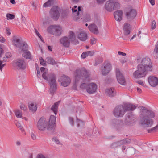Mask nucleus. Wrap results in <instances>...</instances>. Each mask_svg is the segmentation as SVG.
<instances>
[{"label": "nucleus", "mask_w": 158, "mask_h": 158, "mask_svg": "<svg viewBox=\"0 0 158 158\" xmlns=\"http://www.w3.org/2000/svg\"><path fill=\"white\" fill-rule=\"evenodd\" d=\"M20 109L24 110L26 111L27 110V107L25 105L23 104H21L20 106Z\"/></svg>", "instance_id": "39"}, {"label": "nucleus", "mask_w": 158, "mask_h": 158, "mask_svg": "<svg viewBox=\"0 0 158 158\" xmlns=\"http://www.w3.org/2000/svg\"><path fill=\"white\" fill-rule=\"evenodd\" d=\"M88 28L92 33L95 34H97L98 33L97 27L95 24H93L89 25Z\"/></svg>", "instance_id": "25"}, {"label": "nucleus", "mask_w": 158, "mask_h": 158, "mask_svg": "<svg viewBox=\"0 0 158 158\" xmlns=\"http://www.w3.org/2000/svg\"><path fill=\"white\" fill-rule=\"evenodd\" d=\"M7 19H13L15 18V15L11 14L8 13L6 16Z\"/></svg>", "instance_id": "36"}, {"label": "nucleus", "mask_w": 158, "mask_h": 158, "mask_svg": "<svg viewBox=\"0 0 158 158\" xmlns=\"http://www.w3.org/2000/svg\"><path fill=\"white\" fill-rule=\"evenodd\" d=\"M156 27V24L155 20L152 21L151 28L152 29H154Z\"/></svg>", "instance_id": "42"}, {"label": "nucleus", "mask_w": 158, "mask_h": 158, "mask_svg": "<svg viewBox=\"0 0 158 158\" xmlns=\"http://www.w3.org/2000/svg\"><path fill=\"white\" fill-rule=\"evenodd\" d=\"M118 54L119 55H121L123 56H124L126 55V54L125 53L120 51H118Z\"/></svg>", "instance_id": "52"}, {"label": "nucleus", "mask_w": 158, "mask_h": 158, "mask_svg": "<svg viewBox=\"0 0 158 158\" xmlns=\"http://www.w3.org/2000/svg\"><path fill=\"white\" fill-rule=\"evenodd\" d=\"M16 124L17 127L19 128L21 131L23 132L24 131V129L20 123L19 122H17Z\"/></svg>", "instance_id": "38"}, {"label": "nucleus", "mask_w": 158, "mask_h": 158, "mask_svg": "<svg viewBox=\"0 0 158 158\" xmlns=\"http://www.w3.org/2000/svg\"><path fill=\"white\" fill-rule=\"evenodd\" d=\"M6 33L8 35H10L11 34V33L10 31V30L8 28H6Z\"/></svg>", "instance_id": "60"}, {"label": "nucleus", "mask_w": 158, "mask_h": 158, "mask_svg": "<svg viewBox=\"0 0 158 158\" xmlns=\"http://www.w3.org/2000/svg\"><path fill=\"white\" fill-rule=\"evenodd\" d=\"M94 54V52L93 51H87L83 52L81 56L82 58L84 59L88 56H93Z\"/></svg>", "instance_id": "28"}, {"label": "nucleus", "mask_w": 158, "mask_h": 158, "mask_svg": "<svg viewBox=\"0 0 158 158\" xmlns=\"http://www.w3.org/2000/svg\"><path fill=\"white\" fill-rule=\"evenodd\" d=\"M137 82L139 84V85H144V84H143V82H142V81L140 80V81H138Z\"/></svg>", "instance_id": "57"}, {"label": "nucleus", "mask_w": 158, "mask_h": 158, "mask_svg": "<svg viewBox=\"0 0 158 158\" xmlns=\"http://www.w3.org/2000/svg\"><path fill=\"white\" fill-rule=\"evenodd\" d=\"M16 117L19 118H22V113L21 111L19 110H17L15 112Z\"/></svg>", "instance_id": "35"}, {"label": "nucleus", "mask_w": 158, "mask_h": 158, "mask_svg": "<svg viewBox=\"0 0 158 158\" xmlns=\"http://www.w3.org/2000/svg\"><path fill=\"white\" fill-rule=\"evenodd\" d=\"M12 43L13 45L16 48H19L21 50L23 48V43L27 44L25 42H23L21 38L16 36H14L12 38Z\"/></svg>", "instance_id": "8"}, {"label": "nucleus", "mask_w": 158, "mask_h": 158, "mask_svg": "<svg viewBox=\"0 0 158 158\" xmlns=\"http://www.w3.org/2000/svg\"><path fill=\"white\" fill-rule=\"evenodd\" d=\"M77 122H78V124H77L78 127H80V125L81 123H82V124H84V123L83 122H82L81 121H80V120H78L77 121Z\"/></svg>", "instance_id": "58"}, {"label": "nucleus", "mask_w": 158, "mask_h": 158, "mask_svg": "<svg viewBox=\"0 0 158 158\" xmlns=\"http://www.w3.org/2000/svg\"><path fill=\"white\" fill-rule=\"evenodd\" d=\"M75 82H78L81 79L85 83L81 84L80 86L81 88L82 89H86L88 85L86 83L89 82L91 80L90 78V73L85 68L77 69L74 73Z\"/></svg>", "instance_id": "4"}, {"label": "nucleus", "mask_w": 158, "mask_h": 158, "mask_svg": "<svg viewBox=\"0 0 158 158\" xmlns=\"http://www.w3.org/2000/svg\"><path fill=\"white\" fill-rule=\"evenodd\" d=\"M5 64H2V61L0 60V70L2 71V69L4 67Z\"/></svg>", "instance_id": "49"}, {"label": "nucleus", "mask_w": 158, "mask_h": 158, "mask_svg": "<svg viewBox=\"0 0 158 158\" xmlns=\"http://www.w3.org/2000/svg\"><path fill=\"white\" fill-rule=\"evenodd\" d=\"M120 7V4L118 2H115L114 1V10L118 9Z\"/></svg>", "instance_id": "37"}, {"label": "nucleus", "mask_w": 158, "mask_h": 158, "mask_svg": "<svg viewBox=\"0 0 158 158\" xmlns=\"http://www.w3.org/2000/svg\"><path fill=\"white\" fill-rule=\"evenodd\" d=\"M40 70L41 72L43 73L42 75L43 78L47 81L50 85V90L51 93H54L57 87L55 75L52 73L48 74L47 69L44 67H41Z\"/></svg>", "instance_id": "5"}, {"label": "nucleus", "mask_w": 158, "mask_h": 158, "mask_svg": "<svg viewBox=\"0 0 158 158\" xmlns=\"http://www.w3.org/2000/svg\"><path fill=\"white\" fill-rule=\"evenodd\" d=\"M69 121L70 124L73 126L74 125L73 119L72 117H69Z\"/></svg>", "instance_id": "44"}, {"label": "nucleus", "mask_w": 158, "mask_h": 158, "mask_svg": "<svg viewBox=\"0 0 158 158\" xmlns=\"http://www.w3.org/2000/svg\"><path fill=\"white\" fill-rule=\"evenodd\" d=\"M31 137L33 140H35L36 139V136L33 133L31 134Z\"/></svg>", "instance_id": "54"}, {"label": "nucleus", "mask_w": 158, "mask_h": 158, "mask_svg": "<svg viewBox=\"0 0 158 158\" xmlns=\"http://www.w3.org/2000/svg\"><path fill=\"white\" fill-rule=\"evenodd\" d=\"M28 106L31 112H35L37 110V105L35 103L31 102L28 103Z\"/></svg>", "instance_id": "26"}, {"label": "nucleus", "mask_w": 158, "mask_h": 158, "mask_svg": "<svg viewBox=\"0 0 158 158\" xmlns=\"http://www.w3.org/2000/svg\"><path fill=\"white\" fill-rule=\"evenodd\" d=\"M158 131V124L155 127L147 130L148 133L154 132Z\"/></svg>", "instance_id": "33"}, {"label": "nucleus", "mask_w": 158, "mask_h": 158, "mask_svg": "<svg viewBox=\"0 0 158 158\" xmlns=\"http://www.w3.org/2000/svg\"><path fill=\"white\" fill-rule=\"evenodd\" d=\"M6 41L5 39L2 37L0 35V42L2 43H4Z\"/></svg>", "instance_id": "51"}, {"label": "nucleus", "mask_w": 158, "mask_h": 158, "mask_svg": "<svg viewBox=\"0 0 158 158\" xmlns=\"http://www.w3.org/2000/svg\"><path fill=\"white\" fill-rule=\"evenodd\" d=\"M97 88V86L96 84L91 83L87 85L86 91L89 93L93 94L96 92Z\"/></svg>", "instance_id": "15"}, {"label": "nucleus", "mask_w": 158, "mask_h": 158, "mask_svg": "<svg viewBox=\"0 0 158 158\" xmlns=\"http://www.w3.org/2000/svg\"><path fill=\"white\" fill-rule=\"evenodd\" d=\"M21 20L22 21L23 23H25V17L23 16H22Z\"/></svg>", "instance_id": "62"}, {"label": "nucleus", "mask_w": 158, "mask_h": 158, "mask_svg": "<svg viewBox=\"0 0 158 158\" xmlns=\"http://www.w3.org/2000/svg\"><path fill=\"white\" fill-rule=\"evenodd\" d=\"M153 55L155 58H158V41L155 45Z\"/></svg>", "instance_id": "30"}, {"label": "nucleus", "mask_w": 158, "mask_h": 158, "mask_svg": "<svg viewBox=\"0 0 158 158\" xmlns=\"http://www.w3.org/2000/svg\"><path fill=\"white\" fill-rule=\"evenodd\" d=\"M2 53H3V49L2 47L0 46V57H1Z\"/></svg>", "instance_id": "55"}, {"label": "nucleus", "mask_w": 158, "mask_h": 158, "mask_svg": "<svg viewBox=\"0 0 158 158\" xmlns=\"http://www.w3.org/2000/svg\"><path fill=\"white\" fill-rule=\"evenodd\" d=\"M136 11L135 10L132 9L126 13V15L128 19L134 18L136 15Z\"/></svg>", "instance_id": "23"}, {"label": "nucleus", "mask_w": 158, "mask_h": 158, "mask_svg": "<svg viewBox=\"0 0 158 158\" xmlns=\"http://www.w3.org/2000/svg\"><path fill=\"white\" fill-rule=\"evenodd\" d=\"M78 9V11L76 13L73 14V19L75 20H78L80 18V13H81V8L80 6H78L77 8Z\"/></svg>", "instance_id": "27"}, {"label": "nucleus", "mask_w": 158, "mask_h": 158, "mask_svg": "<svg viewBox=\"0 0 158 158\" xmlns=\"http://www.w3.org/2000/svg\"><path fill=\"white\" fill-rule=\"evenodd\" d=\"M50 14L52 18L54 20H57L59 17L58 7L57 6H53L51 9Z\"/></svg>", "instance_id": "13"}, {"label": "nucleus", "mask_w": 158, "mask_h": 158, "mask_svg": "<svg viewBox=\"0 0 158 158\" xmlns=\"http://www.w3.org/2000/svg\"><path fill=\"white\" fill-rule=\"evenodd\" d=\"M125 110V113L126 111H133L137 107V106L131 103H124L122 105Z\"/></svg>", "instance_id": "16"}, {"label": "nucleus", "mask_w": 158, "mask_h": 158, "mask_svg": "<svg viewBox=\"0 0 158 158\" xmlns=\"http://www.w3.org/2000/svg\"><path fill=\"white\" fill-rule=\"evenodd\" d=\"M59 103V102L55 103L51 108V110L54 113L55 115H56L57 113L58 106Z\"/></svg>", "instance_id": "29"}, {"label": "nucleus", "mask_w": 158, "mask_h": 158, "mask_svg": "<svg viewBox=\"0 0 158 158\" xmlns=\"http://www.w3.org/2000/svg\"><path fill=\"white\" fill-rule=\"evenodd\" d=\"M32 5L34 8V9L35 10L37 7V2H33Z\"/></svg>", "instance_id": "50"}, {"label": "nucleus", "mask_w": 158, "mask_h": 158, "mask_svg": "<svg viewBox=\"0 0 158 158\" xmlns=\"http://www.w3.org/2000/svg\"><path fill=\"white\" fill-rule=\"evenodd\" d=\"M56 122V118L53 115L50 116L48 122L45 118L42 117L37 122V128L41 131H44L47 128L48 130L53 131L55 128Z\"/></svg>", "instance_id": "3"}, {"label": "nucleus", "mask_w": 158, "mask_h": 158, "mask_svg": "<svg viewBox=\"0 0 158 158\" xmlns=\"http://www.w3.org/2000/svg\"><path fill=\"white\" fill-rule=\"evenodd\" d=\"M77 6H74V7L72 9V11L73 12V14L75 13H76V12L77 11Z\"/></svg>", "instance_id": "48"}, {"label": "nucleus", "mask_w": 158, "mask_h": 158, "mask_svg": "<svg viewBox=\"0 0 158 158\" xmlns=\"http://www.w3.org/2000/svg\"><path fill=\"white\" fill-rule=\"evenodd\" d=\"M69 37L70 40L72 41H73L75 40V36L74 33L72 31L69 32Z\"/></svg>", "instance_id": "34"}, {"label": "nucleus", "mask_w": 158, "mask_h": 158, "mask_svg": "<svg viewBox=\"0 0 158 158\" xmlns=\"http://www.w3.org/2000/svg\"><path fill=\"white\" fill-rule=\"evenodd\" d=\"M16 144L17 146H19L21 144V142L20 141H17L16 142Z\"/></svg>", "instance_id": "63"}, {"label": "nucleus", "mask_w": 158, "mask_h": 158, "mask_svg": "<svg viewBox=\"0 0 158 158\" xmlns=\"http://www.w3.org/2000/svg\"><path fill=\"white\" fill-rule=\"evenodd\" d=\"M113 114L114 116L117 117H123L125 114V110H123V106L119 105L117 106L114 109Z\"/></svg>", "instance_id": "10"}, {"label": "nucleus", "mask_w": 158, "mask_h": 158, "mask_svg": "<svg viewBox=\"0 0 158 158\" xmlns=\"http://www.w3.org/2000/svg\"><path fill=\"white\" fill-rule=\"evenodd\" d=\"M137 70L133 73L135 78L145 77L149 72L152 71L153 66L151 61L148 57L140 58L138 60Z\"/></svg>", "instance_id": "1"}, {"label": "nucleus", "mask_w": 158, "mask_h": 158, "mask_svg": "<svg viewBox=\"0 0 158 158\" xmlns=\"http://www.w3.org/2000/svg\"><path fill=\"white\" fill-rule=\"evenodd\" d=\"M137 90L138 92L139 93H140L142 92V90L140 88L137 87Z\"/></svg>", "instance_id": "64"}, {"label": "nucleus", "mask_w": 158, "mask_h": 158, "mask_svg": "<svg viewBox=\"0 0 158 158\" xmlns=\"http://www.w3.org/2000/svg\"><path fill=\"white\" fill-rule=\"evenodd\" d=\"M60 44L64 47H68L70 44V40L66 36L61 38L60 40Z\"/></svg>", "instance_id": "20"}, {"label": "nucleus", "mask_w": 158, "mask_h": 158, "mask_svg": "<svg viewBox=\"0 0 158 158\" xmlns=\"http://www.w3.org/2000/svg\"><path fill=\"white\" fill-rule=\"evenodd\" d=\"M150 4L152 5L153 6L155 5V0H149Z\"/></svg>", "instance_id": "56"}, {"label": "nucleus", "mask_w": 158, "mask_h": 158, "mask_svg": "<svg viewBox=\"0 0 158 158\" xmlns=\"http://www.w3.org/2000/svg\"><path fill=\"white\" fill-rule=\"evenodd\" d=\"M124 34L126 35L129 34L131 30V27L130 24L125 23L123 26Z\"/></svg>", "instance_id": "21"}, {"label": "nucleus", "mask_w": 158, "mask_h": 158, "mask_svg": "<svg viewBox=\"0 0 158 158\" xmlns=\"http://www.w3.org/2000/svg\"><path fill=\"white\" fill-rule=\"evenodd\" d=\"M36 158H49L41 154H40L37 155Z\"/></svg>", "instance_id": "41"}, {"label": "nucleus", "mask_w": 158, "mask_h": 158, "mask_svg": "<svg viewBox=\"0 0 158 158\" xmlns=\"http://www.w3.org/2000/svg\"><path fill=\"white\" fill-rule=\"evenodd\" d=\"M35 33L36 34V35H37V36L39 37V38L42 41V37H41V35L39 33L37 29L35 28Z\"/></svg>", "instance_id": "43"}, {"label": "nucleus", "mask_w": 158, "mask_h": 158, "mask_svg": "<svg viewBox=\"0 0 158 158\" xmlns=\"http://www.w3.org/2000/svg\"><path fill=\"white\" fill-rule=\"evenodd\" d=\"M58 81L61 85L64 87H67L70 84L71 80L68 76L63 75L60 77Z\"/></svg>", "instance_id": "11"}, {"label": "nucleus", "mask_w": 158, "mask_h": 158, "mask_svg": "<svg viewBox=\"0 0 158 158\" xmlns=\"http://www.w3.org/2000/svg\"><path fill=\"white\" fill-rule=\"evenodd\" d=\"M148 81L151 87H155L158 85V78L154 76L151 75L149 76Z\"/></svg>", "instance_id": "14"}, {"label": "nucleus", "mask_w": 158, "mask_h": 158, "mask_svg": "<svg viewBox=\"0 0 158 158\" xmlns=\"http://www.w3.org/2000/svg\"><path fill=\"white\" fill-rule=\"evenodd\" d=\"M12 64L13 68L17 70H23L26 67V62L23 59H18L14 60Z\"/></svg>", "instance_id": "6"}, {"label": "nucleus", "mask_w": 158, "mask_h": 158, "mask_svg": "<svg viewBox=\"0 0 158 158\" xmlns=\"http://www.w3.org/2000/svg\"><path fill=\"white\" fill-rule=\"evenodd\" d=\"M106 94L110 97L114 96L116 94L115 90L113 88H109L105 90Z\"/></svg>", "instance_id": "24"}, {"label": "nucleus", "mask_w": 158, "mask_h": 158, "mask_svg": "<svg viewBox=\"0 0 158 158\" xmlns=\"http://www.w3.org/2000/svg\"><path fill=\"white\" fill-rule=\"evenodd\" d=\"M23 48L21 50L22 52V56L25 59L31 60L32 59V56L30 52L28 50V46L27 44L23 43Z\"/></svg>", "instance_id": "9"}, {"label": "nucleus", "mask_w": 158, "mask_h": 158, "mask_svg": "<svg viewBox=\"0 0 158 158\" xmlns=\"http://www.w3.org/2000/svg\"><path fill=\"white\" fill-rule=\"evenodd\" d=\"M96 41L97 40L95 38H92L91 39V44H94L96 43Z\"/></svg>", "instance_id": "46"}, {"label": "nucleus", "mask_w": 158, "mask_h": 158, "mask_svg": "<svg viewBox=\"0 0 158 158\" xmlns=\"http://www.w3.org/2000/svg\"><path fill=\"white\" fill-rule=\"evenodd\" d=\"M48 32L55 35H60L62 32V28L59 25H52L47 28Z\"/></svg>", "instance_id": "7"}, {"label": "nucleus", "mask_w": 158, "mask_h": 158, "mask_svg": "<svg viewBox=\"0 0 158 158\" xmlns=\"http://www.w3.org/2000/svg\"><path fill=\"white\" fill-rule=\"evenodd\" d=\"M97 2L99 3H103L106 0H97Z\"/></svg>", "instance_id": "59"}, {"label": "nucleus", "mask_w": 158, "mask_h": 158, "mask_svg": "<svg viewBox=\"0 0 158 158\" xmlns=\"http://www.w3.org/2000/svg\"><path fill=\"white\" fill-rule=\"evenodd\" d=\"M127 118L128 119L131 120V121H134V116L132 114H131L130 115H128L127 116Z\"/></svg>", "instance_id": "45"}, {"label": "nucleus", "mask_w": 158, "mask_h": 158, "mask_svg": "<svg viewBox=\"0 0 158 158\" xmlns=\"http://www.w3.org/2000/svg\"><path fill=\"white\" fill-rule=\"evenodd\" d=\"M5 56L7 58H9L11 57V54L10 52H7L6 53Z\"/></svg>", "instance_id": "53"}, {"label": "nucleus", "mask_w": 158, "mask_h": 158, "mask_svg": "<svg viewBox=\"0 0 158 158\" xmlns=\"http://www.w3.org/2000/svg\"><path fill=\"white\" fill-rule=\"evenodd\" d=\"M111 69V66L109 63L106 64L104 67L102 69L101 72L102 75L105 76L107 74Z\"/></svg>", "instance_id": "18"}, {"label": "nucleus", "mask_w": 158, "mask_h": 158, "mask_svg": "<svg viewBox=\"0 0 158 158\" xmlns=\"http://www.w3.org/2000/svg\"><path fill=\"white\" fill-rule=\"evenodd\" d=\"M114 5V0H110L106 2L105 8L108 11H111L113 10Z\"/></svg>", "instance_id": "19"}, {"label": "nucleus", "mask_w": 158, "mask_h": 158, "mask_svg": "<svg viewBox=\"0 0 158 158\" xmlns=\"http://www.w3.org/2000/svg\"><path fill=\"white\" fill-rule=\"evenodd\" d=\"M54 3V0H48L47 2L44 4L43 6L45 7H50L53 5Z\"/></svg>", "instance_id": "31"}, {"label": "nucleus", "mask_w": 158, "mask_h": 158, "mask_svg": "<svg viewBox=\"0 0 158 158\" xmlns=\"http://www.w3.org/2000/svg\"><path fill=\"white\" fill-rule=\"evenodd\" d=\"M116 74L118 83L123 85H125L126 84L125 79L119 69H116Z\"/></svg>", "instance_id": "12"}, {"label": "nucleus", "mask_w": 158, "mask_h": 158, "mask_svg": "<svg viewBox=\"0 0 158 158\" xmlns=\"http://www.w3.org/2000/svg\"><path fill=\"white\" fill-rule=\"evenodd\" d=\"M37 76L38 78H40V74L39 70H38V71H37Z\"/></svg>", "instance_id": "61"}, {"label": "nucleus", "mask_w": 158, "mask_h": 158, "mask_svg": "<svg viewBox=\"0 0 158 158\" xmlns=\"http://www.w3.org/2000/svg\"><path fill=\"white\" fill-rule=\"evenodd\" d=\"M40 64L44 66L46 64L44 60L42 58H40Z\"/></svg>", "instance_id": "47"}, {"label": "nucleus", "mask_w": 158, "mask_h": 158, "mask_svg": "<svg viewBox=\"0 0 158 158\" xmlns=\"http://www.w3.org/2000/svg\"><path fill=\"white\" fill-rule=\"evenodd\" d=\"M115 19L118 21H120L122 19L123 12L121 10L115 11L114 13Z\"/></svg>", "instance_id": "22"}, {"label": "nucleus", "mask_w": 158, "mask_h": 158, "mask_svg": "<svg viewBox=\"0 0 158 158\" xmlns=\"http://www.w3.org/2000/svg\"><path fill=\"white\" fill-rule=\"evenodd\" d=\"M77 36L80 40L82 41H85L88 38L87 33L83 31L77 32Z\"/></svg>", "instance_id": "17"}, {"label": "nucleus", "mask_w": 158, "mask_h": 158, "mask_svg": "<svg viewBox=\"0 0 158 158\" xmlns=\"http://www.w3.org/2000/svg\"><path fill=\"white\" fill-rule=\"evenodd\" d=\"M46 62L49 64L52 65L56 64V62L53 60V59L51 57H48L46 59Z\"/></svg>", "instance_id": "32"}, {"label": "nucleus", "mask_w": 158, "mask_h": 158, "mask_svg": "<svg viewBox=\"0 0 158 158\" xmlns=\"http://www.w3.org/2000/svg\"><path fill=\"white\" fill-rule=\"evenodd\" d=\"M52 141L57 144H60L59 140L56 138H54L52 139Z\"/></svg>", "instance_id": "40"}, {"label": "nucleus", "mask_w": 158, "mask_h": 158, "mask_svg": "<svg viewBox=\"0 0 158 158\" xmlns=\"http://www.w3.org/2000/svg\"><path fill=\"white\" fill-rule=\"evenodd\" d=\"M139 124L144 127H152L154 121L152 118L155 116V113L152 111L148 110L143 107L140 109L139 113Z\"/></svg>", "instance_id": "2"}]
</instances>
